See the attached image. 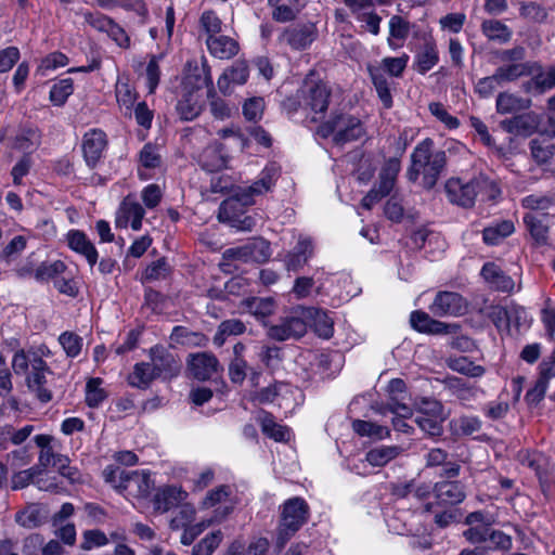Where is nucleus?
<instances>
[{"instance_id":"nucleus-61","label":"nucleus","mask_w":555,"mask_h":555,"mask_svg":"<svg viewBox=\"0 0 555 555\" xmlns=\"http://www.w3.org/2000/svg\"><path fill=\"white\" fill-rule=\"evenodd\" d=\"M26 245L27 238L24 235H16L2 249L0 257L7 262H10L26 248Z\"/></svg>"},{"instance_id":"nucleus-48","label":"nucleus","mask_w":555,"mask_h":555,"mask_svg":"<svg viewBox=\"0 0 555 555\" xmlns=\"http://www.w3.org/2000/svg\"><path fill=\"white\" fill-rule=\"evenodd\" d=\"M170 272V267L165 260V258H159L156 261H153L150 266L146 267L143 275V282H154L164 280L168 276Z\"/></svg>"},{"instance_id":"nucleus-12","label":"nucleus","mask_w":555,"mask_h":555,"mask_svg":"<svg viewBox=\"0 0 555 555\" xmlns=\"http://www.w3.org/2000/svg\"><path fill=\"white\" fill-rule=\"evenodd\" d=\"M144 208L131 196H126L120 203L115 218L116 228L126 229L130 223L131 229L139 231L142 228Z\"/></svg>"},{"instance_id":"nucleus-57","label":"nucleus","mask_w":555,"mask_h":555,"mask_svg":"<svg viewBox=\"0 0 555 555\" xmlns=\"http://www.w3.org/2000/svg\"><path fill=\"white\" fill-rule=\"evenodd\" d=\"M42 473V469L39 466H33L28 469L21 470L15 473L12 476V489L20 490L29 486L34 478Z\"/></svg>"},{"instance_id":"nucleus-42","label":"nucleus","mask_w":555,"mask_h":555,"mask_svg":"<svg viewBox=\"0 0 555 555\" xmlns=\"http://www.w3.org/2000/svg\"><path fill=\"white\" fill-rule=\"evenodd\" d=\"M531 62L526 63H512L508 65L499 66L495 69L496 77L501 83L506 81H514L519 77L527 76Z\"/></svg>"},{"instance_id":"nucleus-9","label":"nucleus","mask_w":555,"mask_h":555,"mask_svg":"<svg viewBox=\"0 0 555 555\" xmlns=\"http://www.w3.org/2000/svg\"><path fill=\"white\" fill-rule=\"evenodd\" d=\"M151 365L156 377L170 379L181 371V361L168 348L154 346L150 349Z\"/></svg>"},{"instance_id":"nucleus-4","label":"nucleus","mask_w":555,"mask_h":555,"mask_svg":"<svg viewBox=\"0 0 555 555\" xmlns=\"http://www.w3.org/2000/svg\"><path fill=\"white\" fill-rule=\"evenodd\" d=\"M308 518L309 506L302 498L295 496L285 501L278 528L276 546L284 547L289 539L307 522Z\"/></svg>"},{"instance_id":"nucleus-11","label":"nucleus","mask_w":555,"mask_h":555,"mask_svg":"<svg viewBox=\"0 0 555 555\" xmlns=\"http://www.w3.org/2000/svg\"><path fill=\"white\" fill-rule=\"evenodd\" d=\"M317 31L312 24H297L283 29L279 36V42L293 50H305L315 39Z\"/></svg>"},{"instance_id":"nucleus-54","label":"nucleus","mask_w":555,"mask_h":555,"mask_svg":"<svg viewBox=\"0 0 555 555\" xmlns=\"http://www.w3.org/2000/svg\"><path fill=\"white\" fill-rule=\"evenodd\" d=\"M428 109L447 128L456 129L460 126V120L455 116L450 115L442 103L431 102L428 105Z\"/></svg>"},{"instance_id":"nucleus-16","label":"nucleus","mask_w":555,"mask_h":555,"mask_svg":"<svg viewBox=\"0 0 555 555\" xmlns=\"http://www.w3.org/2000/svg\"><path fill=\"white\" fill-rule=\"evenodd\" d=\"M540 115L527 112L501 121V127L508 133L529 137L534 133L540 125Z\"/></svg>"},{"instance_id":"nucleus-62","label":"nucleus","mask_w":555,"mask_h":555,"mask_svg":"<svg viewBox=\"0 0 555 555\" xmlns=\"http://www.w3.org/2000/svg\"><path fill=\"white\" fill-rule=\"evenodd\" d=\"M524 208L531 210H547L553 205L552 197L542 194H531L521 199Z\"/></svg>"},{"instance_id":"nucleus-59","label":"nucleus","mask_w":555,"mask_h":555,"mask_svg":"<svg viewBox=\"0 0 555 555\" xmlns=\"http://www.w3.org/2000/svg\"><path fill=\"white\" fill-rule=\"evenodd\" d=\"M434 514V522L439 528H446L457 520V511L453 507H436L433 511H426Z\"/></svg>"},{"instance_id":"nucleus-10","label":"nucleus","mask_w":555,"mask_h":555,"mask_svg":"<svg viewBox=\"0 0 555 555\" xmlns=\"http://www.w3.org/2000/svg\"><path fill=\"white\" fill-rule=\"evenodd\" d=\"M429 310L436 317H457L466 312L467 302L459 293L444 291L437 293Z\"/></svg>"},{"instance_id":"nucleus-17","label":"nucleus","mask_w":555,"mask_h":555,"mask_svg":"<svg viewBox=\"0 0 555 555\" xmlns=\"http://www.w3.org/2000/svg\"><path fill=\"white\" fill-rule=\"evenodd\" d=\"M314 246L309 236L299 235L295 247L285 255L284 263L287 271L297 272L313 256Z\"/></svg>"},{"instance_id":"nucleus-1","label":"nucleus","mask_w":555,"mask_h":555,"mask_svg":"<svg viewBox=\"0 0 555 555\" xmlns=\"http://www.w3.org/2000/svg\"><path fill=\"white\" fill-rule=\"evenodd\" d=\"M411 164L406 176L409 181L416 182L422 177V185L431 190L437 184L447 166V154L443 150H434L430 138L422 140L410 156Z\"/></svg>"},{"instance_id":"nucleus-2","label":"nucleus","mask_w":555,"mask_h":555,"mask_svg":"<svg viewBox=\"0 0 555 555\" xmlns=\"http://www.w3.org/2000/svg\"><path fill=\"white\" fill-rule=\"evenodd\" d=\"M444 190L450 203L464 208L473 207L478 195L482 199L492 201L501 194L496 182L482 173L468 182L460 178H451L446 182Z\"/></svg>"},{"instance_id":"nucleus-22","label":"nucleus","mask_w":555,"mask_h":555,"mask_svg":"<svg viewBox=\"0 0 555 555\" xmlns=\"http://www.w3.org/2000/svg\"><path fill=\"white\" fill-rule=\"evenodd\" d=\"M481 275L495 291L509 293L514 289L513 279L494 262L485 263L481 268Z\"/></svg>"},{"instance_id":"nucleus-64","label":"nucleus","mask_w":555,"mask_h":555,"mask_svg":"<svg viewBox=\"0 0 555 555\" xmlns=\"http://www.w3.org/2000/svg\"><path fill=\"white\" fill-rule=\"evenodd\" d=\"M64 262L57 260L52 263H42L35 271V279L38 281H47L53 279L65 270Z\"/></svg>"},{"instance_id":"nucleus-8","label":"nucleus","mask_w":555,"mask_h":555,"mask_svg":"<svg viewBox=\"0 0 555 555\" xmlns=\"http://www.w3.org/2000/svg\"><path fill=\"white\" fill-rule=\"evenodd\" d=\"M434 501L424 505V511L436 507H453L466 499L465 486L457 480L438 481L433 487Z\"/></svg>"},{"instance_id":"nucleus-52","label":"nucleus","mask_w":555,"mask_h":555,"mask_svg":"<svg viewBox=\"0 0 555 555\" xmlns=\"http://www.w3.org/2000/svg\"><path fill=\"white\" fill-rule=\"evenodd\" d=\"M222 538L223 534L220 530L211 532L193 547V555H211L222 541Z\"/></svg>"},{"instance_id":"nucleus-47","label":"nucleus","mask_w":555,"mask_h":555,"mask_svg":"<svg viewBox=\"0 0 555 555\" xmlns=\"http://www.w3.org/2000/svg\"><path fill=\"white\" fill-rule=\"evenodd\" d=\"M101 378H91L86 385V402L90 408H98L106 398V392L101 388Z\"/></svg>"},{"instance_id":"nucleus-58","label":"nucleus","mask_w":555,"mask_h":555,"mask_svg":"<svg viewBox=\"0 0 555 555\" xmlns=\"http://www.w3.org/2000/svg\"><path fill=\"white\" fill-rule=\"evenodd\" d=\"M466 22V15L464 13H449L439 20V25L442 30H448L453 34H457L462 30Z\"/></svg>"},{"instance_id":"nucleus-34","label":"nucleus","mask_w":555,"mask_h":555,"mask_svg":"<svg viewBox=\"0 0 555 555\" xmlns=\"http://www.w3.org/2000/svg\"><path fill=\"white\" fill-rule=\"evenodd\" d=\"M403 449L399 446H380L366 453V461L373 466H384L398 457Z\"/></svg>"},{"instance_id":"nucleus-60","label":"nucleus","mask_w":555,"mask_h":555,"mask_svg":"<svg viewBox=\"0 0 555 555\" xmlns=\"http://www.w3.org/2000/svg\"><path fill=\"white\" fill-rule=\"evenodd\" d=\"M159 59L160 56L152 55L145 68L146 85L150 93H153L159 83Z\"/></svg>"},{"instance_id":"nucleus-3","label":"nucleus","mask_w":555,"mask_h":555,"mask_svg":"<svg viewBox=\"0 0 555 555\" xmlns=\"http://www.w3.org/2000/svg\"><path fill=\"white\" fill-rule=\"evenodd\" d=\"M409 56L403 54L399 57H384L378 66H369L367 70L375 87L377 95L385 108L392 106V95L390 92V81L386 73L392 77H400L404 72Z\"/></svg>"},{"instance_id":"nucleus-45","label":"nucleus","mask_w":555,"mask_h":555,"mask_svg":"<svg viewBox=\"0 0 555 555\" xmlns=\"http://www.w3.org/2000/svg\"><path fill=\"white\" fill-rule=\"evenodd\" d=\"M59 343L69 358H76L83 346V339L74 332L62 333L59 337Z\"/></svg>"},{"instance_id":"nucleus-63","label":"nucleus","mask_w":555,"mask_h":555,"mask_svg":"<svg viewBox=\"0 0 555 555\" xmlns=\"http://www.w3.org/2000/svg\"><path fill=\"white\" fill-rule=\"evenodd\" d=\"M83 18L91 27L105 34L114 22L113 18L100 12H85Z\"/></svg>"},{"instance_id":"nucleus-5","label":"nucleus","mask_w":555,"mask_h":555,"mask_svg":"<svg viewBox=\"0 0 555 555\" xmlns=\"http://www.w3.org/2000/svg\"><path fill=\"white\" fill-rule=\"evenodd\" d=\"M331 88L319 79L313 72L309 73L298 90V96L302 100L304 111L322 117L328 108Z\"/></svg>"},{"instance_id":"nucleus-39","label":"nucleus","mask_w":555,"mask_h":555,"mask_svg":"<svg viewBox=\"0 0 555 555\" xmlns=\"http://www.w3.org/2000/svg\"><path fill=\"white\" fill-rule=\"evenodd\" d=\"M30 372L26 377L27 387H37L41 384H48L47 374H52L47 363L40 357H34L30 360Z\"/></svg>"},{"instance_id":"nucleus-6","label":"nucleus","mask_w":555,"mask_h":555,"mask_svg":"<svg viewBox=\"0 0 555 555\" xmlns=\"http://www.w3.org/2000/svg\"><path fill=\"white\" fill-rule=\"evenodd\" d=\"M306 307L297 306L281 317L279 323L267 325V336L275 341L300 339L307 333Z\"/></svg>"},{"instance_id":"nucleus-21","label":"nucleus","mask_w":555,"mask_h":555,"mask_svg":"<svg viewBox=\"0 0 555 555\" xmlns=\"http://www.w3.org/2000/svg\"><path fill=\"white\" fill-rule=\"evenodd\" d=\"M307 328L310 326L315 334L324 339H328L334 333V323L326 311L314 308L306 307Z\"/></svg>"},{"instance_id":"nucleus-55","label":"nucleus","mask_w":555,"mask_h":555,"mask_svg":"<svg viewBox=\"0 0 555 555\" xmlns=\"http://www.w3.org/2000/svg\"><path fill=\"white\" fill-rule=\"evenodd\" d=\"M108 542L109 539L103 531L99 529L86 530L82 533V542L80 544V547L85 551H90L95 546H104L108 544Z\"/></svg>"},{"instance_id":"nucleus-14","label":"nucleus","mask_w":555,"mask_h":555,"mask_svg":"<svg viewBox=\"0 0 555 555\" xmlns=\"http://www.w3.org/2000/svg\"><path fill=\"white\" fill-rule=\"evenodd\" d=\"M248 77L249 69L246 61L237 60L224 69L218 78L217 86L223 95H230L233 92V88L246 83Z\"/></svg>"},{"instance_id":"nucleus-56","label":"nucleus","mask_w":555,"mask_h":555,"mask_svg":"<svg viewBox=\"0 0 555 555\" xmlns=\"http://www.w3.org/2000/svg\"><path fill=\"white\" fill-rule=\"evenodd\" d=\"M264 109V100L261 96H254L245 101L243 115L249 121L259 120Z\"/></svg>"},{"instance_id":"nucleus-31","label":"nucleus","mask_w":555,"mask_h":555,"mask_svg":"<svg viewBox=\"0 0 555 555\" xmlns=\"http://www.w3.org/2000/svg\"><path fill=\"white\" fill-rule=\"evenodd\" d=\"M185 85L196 90L214 88L211 70L206 61H203L201 66L195 65L194 69L186 75Z\"/></svg>"},{"instance_id":"nucleus-24","label":"nucleus","mask_w":555,"mask_h":555,"mask_svg":"<svg viewBox=\"0 0 555 555\" xmlns=\"http://www.w3.org/2000/svg\"><path fill=\"white\" fill-rule=\"evenodd\" d=\"M514 232L515 224L512 220L495 221L482 230V241L488 246H496Z\"/></svg>"},{"instance_id":"nucleus-32","label":"nucleus","mask_w":555,"mask_h":555,"mask_svg":"<svg viewBox=\"0 0 555 555\" xmlns=\"http://www.w3.org/2000/svg\"><path fill=\"white\" fill-rule=\"evenodd\" d=\"M170 340L173 344H179L188 347L204 346L207 338L199 332H193L185 326H175L171 334Z\"/></svg>"},{"instance_id":"nucleus-46","label":"nucleus","mask_w":555,"mask_h":555,"mask_svg":"<svg viewBox=\"0 0 555 555\" xmlns=\"http://www.w3.org/2000/svg\"><path fill=\"white\" fill-rule=\"evenodd\" d=\"M73 79L65 78L54 83L50 90V100L54 105H63L73 93Z\"/></svg>"},{"instance_id":"nucleus-30","label":"nucleus","mask_w":555,"mask_h":555,"mask_svg":"<svg viewBox=\"0 0 555 555\" xmlns=\"http://www.w3.org/2000/svg\"><path fill=\"white\" fill-rule=\"evenodd\" d=\"M439 61L438 50L433 42H426L415 55L414 67L424 75L437 65Z\"/></svg>"},{"instance_id":"nucleus-7","label":"nucleus","mask_w":555,"mask_h":555,"mask_svg":"<svg viewBox=\"0 0 555 555\" xmlns=\"http://www.w3.org/2000/svg\"><path fill=\"white\" fill-rule=\"evenodd\" d=\"M319 133L323 138L333 135V141L337 145H344L348 142L359 140L364 134L361 121L350 115H335L319 128Z\"/></svg>"},{"instance_id":"nucleus-33","label":"nucleus","mask_w":555,"mask_h":555,"mask_svg":"<svg viewBox=\"0 0 555 555\" xmlns=\"http://www.w3.org/2000/svg\"><path fill=\"white\" fill-rule=\"evenodd\" d=\"M244 306L247 312L257 318L258 320H263L268 318L269 315L273 314L276 309L275 301L270 297L248 298L244 301Z\"/></svg>"},{"instance_id":"nucleus-44","label":"nucleus","mask_w":555,"mask_h":555,"mask_svg":"<svg viewBox=\"0 0 555 555\" xmlns=\"http://www.w3.org/2000/svg\"><path fill=\"white\" fill-rule=\"evenodd\" d=\"M177 111L183 120H193L201 114L202 105L192 93H188L178 102Z\"/></svg>"},{"instance_id":"nucleus-51","label":"nucleus","mask_w":555,"mask_h":555,"mask_svg":"<svg viewBox=\"0 0 555 555\" xmlns=\"http://www.w3.org/2000/svg\"><path fill=\"white\" fill-rule=\"evenodd\" d=\"M358 22L362 25L361 27L371 33L374 36L379 34V25L382 17L373 11V9L359 11L353 14Z\"/></svg>"},{"instance_id":"nucleus-43","label":"nucleus","mask_w":555,"mask_h":555,"mask_svg":"<svg viewBox=\"0 0 555 555\" xmlns=\"http://www.w3.org/2000/svg\"><path fill=\"white\" fill-rule=\"evenodd\" d=\"M482 423L478 416L462 415L451 421V427L455 433L469 436L481 429Z\"/></svg>"},{"instance_id":"nucleus-50","label":"nucleus","mask_w":555,"mask_h":555,"mask_svg":"<svg viewBox=\"0 0 555 555\" xmlns=\"http://www.w3.org/2000/svg\"><path fill=\"white\" fill-rule=\"evenodd\" d=\"M444 417H436L428 415H416L414 418V423L421 428L425 434L437 437L442 434V422Z\"/></svg>"},{"instance_id":"nucleus-26","label":"nucleus","mask_w":555,"mask_h":555,"mask_svg":"<svg viewBox=\"0 0 555 555\" xmlns=\"http://www.w3.org/2000/svg\"><path fill=\"white\" fill-rule=\"evenodd\" d=\"M545 220V215L539 216L534 212H527L524 216V223L537 246H544L548 243V225Z\"/></svg>"},{"instance_id":"nucleus-19","label":"nucleus","mask_w":555,"mask_h":555,"mask_svg":"<svg viewBox=\"0 0 555 555\" xmlns=\"http://www.w3.org/2000/svg\"><path fill=\"white\" fill-rule=\"evenodd\" d=\"M106 134L99 129L88 131L83 137L82 151L87 165L94 168L106 146Z\"/></svg>"},{"instance_id":"nucleus-15","label":"nucleus","mask_w":555,"mask_h":555,"mask_svg":"<svg viewBox=\"0 0 555 555\" xmlns=\"http://www.w3.org/2000/svg\"><path fill=\"white\" fill-rule=\"evenodd\" d=\"M117 487L120 491L128 490L137 496L145 498L152 489L151 476L144 470L120 472Z\"/></svg>"},{"instance_id":"nucleus-18","label":"nucleus","mask_w":555,"mask_h":555,"mask_svg":"<svg viewBox=\"0 0 555 555\" xmlns=\"http://www.w3.org/2000/svg\"><path fill=\"white\" fill-rule=\"evenodd\" d=\"M188 365L191 374L198 380L209 379L219 371V369H221L216 356L209 352L191 354Z\"/></svg>"},{"instance_id":"nucleus-36","label":"nucleus","mask_w":555,"mask_h":555,"mask_svg":"<svg viewBox=\"0 0 555 555\" xmlns=\"http://www.w3.org/2000/svg\"><path fill=\"white\" fill-rule=\"evenodd\" d=\"M157 378L151 363H137L132 373L128 376V382L132 387L145 389L153 379Z\"/></svg>"},{"instance_id":"nucleus-38","label":"nucleus","mask_w":555,"mask_h":555,"mask_svg":"<svg viewBox=\"0 0 555 555\" xmlns=\"http://www.w3.org/2000/svg\"><path fill=\"white\" fill-rule=\"evenodd\" d=\"M448 366L452 371L469 377H480L486 372L483 366L475 364L467 357L450 358L448 360Z\"/></svg>"},{"instance_id":"nucleus-49","label":"nucleus","mask_w":555,"mask_h":555,"mask_svg":"<svg viewBox=\"0 0 555 555\" xmlns=\"http://www.w3.org/2000/svg\"><path fill=\"white\" fill-rule=\"evenodd\" d=\"M232 494L230 486L221 485L207 492L202 501L204 508H211L218 504L227 503Z\"/></svg>"},{"instance_id":"nucleus-28","label":"nucleus","mask_w":555,"mask_h":555,"mask_svg":"<svg viewBox=\"0 0 555 555\" xmlns=\"http://www.w3.org/2000/svg\"><path fill=\"white\" fill-rule=\"evenodd\" d=\"M480 29L488 40L501 44L508 42L513 35V31L499 20H485Z\"/></svg>"},{"instance_id":"nucleus-25","label":"nucleus","mask_w":555,"mask_h":555,"mask_svg":"<svg viewBox=\"0 0 555 555\" xmlns=\"http://www.w3.org/2000/svg\"><path fill=\"white\" fill-rule=\"evenodd\" d=\"M201 167L209 172H215L227 168L228 157L223 152L221 144L207 146L199 156Z\"/></svg>"},{"instance_id":"nucleus-23","label":"nucleus","mask_w":555,"mask_h":555,"mask_svg":"<svg viewBox=\"0 0 555 555\" xmlns=\"http://www.w3.org/2000/svg\"><path fill=\"white\" fill-rule=\"evenodd\" d=\"M209 52L220 60H229L238 53L240 46L236 40L228 36H208L206 40Z\"/></svg>"},{"instance_id":"nucleus-35","label":"nucleus","mask_w":555,"mask_h":555,"mask_svg":"<svg viewBox=\"0 0 555 555\" xmlns=\"http://www.w3.org/2000/svg\"><path fill=\"white\" fill-rule=\"evenodd\" d=\"M403 399V395H389L387 403L375 404L373 406V410L380 415L391 413L393 415L400 416H412V409L408 404L402 402Z\"/></svg>"},{"instance_id":"nucleus-20","label":"nucleus","mask_w":555,"mask_h":555,"mask_svg":"<svg viewBox=\"0 0 555 555\" xmlns=\"http://www.w3.org/2000/svg\"><path fill=\"white\" fill-rule=\"evenodd\" d=\"M66 240L68 247L73 251L85 257L91 268L96 264L99 253L85 232L80 230H70L66 235Z\"/></svg>"},{"instance_id":"nucleus-40","label":"nucleus","mask_w":555,"mask_h":555,"mask_svg":"<svg viewBox=\"0 0 555 555\" xmlns=\"http://www.w3.org/2000/svg\"><path fill=\"white\" fill-rule=\"evenodd\" d=\"M352 428L362 437L384 439L390 435V431L386 426H382L370 421L357 420L352 423Z\"/></svg>"},{"instance_id":"nucleus-37","label":"nucleus","mask_w":555,"mask_h":555,"mask_svg":"<svg viewBox=\"0 0 555 555\" xmlns=\"http://www.w3.org/2000/svg\"><path fill=\"white\" fill-rule=\"evenodd\" d=\"M531 156L538 165L547 164L555 155V145L546 139L535 138L530 141Z\"/></svg>"},{"instance_id":"nucleus-41","label":"nucleus","mask_w":555,"mask_h":555,"mask_svg":"<svg viewBox=\"0 0 555 555\" xmlns=\"http://www.w3.org/2000/svg\"><path fill=\"white\" fill-rule=\"evenodd\" d=\"M207 100L209 112L214 118L224 120L231 116L232 109L230 105L217 94L215 88L207 90Z\"/></svg>"},{"instance_id":"nucleus-13","label":"nucleus","mask_w":555,"mask_h":555,"mask_svg":"<svg viewBox=\"0 0 555 555\" xmlns=\"http://www.w3.org/2000/svg\"><path fill=\"white\" fill-rule=\"evenodd\" d=\"M410 323L415 331L426 334H450L460 330L459 324L434 320L428 313L421 310L411 313Z\"/></svg>"},{"instance_id":"nucleus-29","label":"nucleus","mask_w":555,"mask_h":555,"mask_svg":"<svg viewBox=\"0 0 555 555\" xmlns=\"http://www.w3.org/2000/svg\"><path fill=\"white\" fill-rule=\"evenodd\" d=\"M258 421L262 433L269 438L279 442L289 439V429L286 426L278 424L271 413L261 412Z\"/></svg>"},{"instance_id":"nucleus-53","label":"nucleus","mask_w":555,"mask_h":555,"mask_svg":"<svg viewBox=\"0 0 555 555\" xmlns=\"http://www.w3.org/2000/svg\"><path fill=\"white\" fill-rule=\"evenodd\" d=\"M140 164L147 169H154L160 166L162 157L158 147L152 143H146L139 154Z\"/></svg>"},{"instance_id":"nucleus-27","label":"nucleus","mask_w":555,"mask_h":555,"mask_svg":"<svg viewBox=\"0 0 555 555\" xmlns=\"http://www.w3.org/2000/svg\"><path fill=\"white\" fill-rule=\"evenodd\" d=\"M531 100L509 92H501L496 96V112L501 115L515 114L531 106Z\"/></svg>"}]
</instances>
